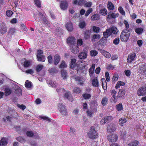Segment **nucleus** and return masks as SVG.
<instances>
[{
	"mask_svg": "<svg viewBox=\"0 0 146 146\" xmlns=\"http://www.w3.org/2000/svg\"><path fill=\"white\" fill-rule=\"evenodd\" d=\"M58 108L60 113L62 115H66L68 114L66 106L62 103H58Z\"/></svg>",
	"mask_w": 146,
	"mask_h": 146,
	"instance_id": "f257e3e1",
	"label": "nucleus"
},
{
	"mask_svg": "<svg viewBox=\"0 0 146 146\" xmlns=\"http://www.w3.org/2000/svg\"><path fill=\"white\" fill-rule=\"evenodd\" d=\"M89 137L91 139L96 138L98 136V133L93 127H91L88 134Z\"/></svg>",
	"mask_w": 146,
	"mask_h": 146,
	"instance_id": "f03ea898",
	"label": "nucleus"
},
{
	"mask_svg": "<svg viewBox=\"0 0 146 146\" xmlns=\"http://www.w3.org/2000/svg\"><path fill=\"white\" fill-rule=\"evenodd\" d=\"M138 96H143L146 94V87L143 86L139 88L137 91Z\"/></svg>",
	"mask_w": 146,
	"mask_h": 146,
	"instance_id": "7ed1b4c3",
	"label": "nucleus"
},
{
	"mask_svg": "<svg viewBox=\"0 0 146 146\" xmlns=\"http://www.w3.org/2000/svg\"><path fill=\"white\" fill-rule=\"evenodd\" d=\"M117 135L115 134H110L108 135V139L109 141L110 142H115L118 139Z\"/></svg>",
	"mask_w": 146,
	"mask_h": 146,
	"instance_id": "20e7f679",
	"label": "nucleus"
},
{
	"mask_svg": "<svg viewBox=\"0 0 146 146\" xmlns=\"http://www.w3.org/2000/svg\"><path fill=\"white\" fill-rule=\"evenodd\" d=\"M103 35L104 37L102 38L100 41L101 42L104 43L105 41L106 40L107 38L109 36L111 35V33L110 32L108 29H107L106 30V31L103 33Z\"/></svg>",
	"mask_w": 146,
	"mask_h": 146,
	"instance_id": "39448f33",
	"label": "nucleus"
},
{
	"mask_svg": "<svg viewBox=\"0 0 146 146\" xmlns=\"http://www.w3.org/2000/svg\"><path fill=\"white\" fill-rule=\"evenodd\" d=\"M71 51L73 53L76 54L79 52V47L78 44H73L70 46Z\"/></svg>",
	"mask_w": 146,
	"mask_h": 146,
	"instance_id": "423d86ee",
	"label": "nucleus"
},
{
	"mask_svg": "<svg viewBox=\"0 0 146 146\" xmlns=\"http://www.w3.org/2000/svg\"><path fill=\"white\" fill-rule=\"evenodd\" d=\"M116 125L113 123H110L107 127V131L110 132H112L116 130Z\"/></svg>",
	"mask_w": 146,
	"mask_h": 146,
	"instance_id": "0eeeda50",
	"label": "nucleus"
},
{
	"mask_svg": "<svg viewBox=\"0 0 146 146\" xmlns=\"http://www.w3.org/2000/svg\"><path fill=\"white\" fill-rule=\"evenodd\" d=\"M129 36V33L126 34L121 33L120 37L121 40L122 41L127 42L128 40Z\"/></svg>",
	"mask_w": 146,
	"mask_h": 146,
	"instance_id": "6e6552de",
	"label": "nucleus"
},
{
	"mask_svg": "<svg viewBox=\"0 0 146 146\" xmlns=\"http://www.w3.org/2000/svg\"><path fill=\"white\" fill-rule=\"evenodd\" d=\"M39 17L40 18V21H42L44 23L48 25V22L46 18L43 16V14L40 12H39L38 14Z\"/></svg>",
	"mask_w": 146,
	"mask_h": 146,
	"instance_id": "1a4fd4ad",
	"label": "nucleus"
},
{
	"mask_svg": "<svg viewBox=\"0 0 146 146\" xmlns=\"http://www.w3.org/2000/svg\"><path fill=\"white\" fill-rule=\"evenodd\" d=\"M64 98L68 99L70 101H72L73 100L71 94L68 91L65 92L64 94Z\"/></svg>",
	"mask_w": 146,
	"mask_h": 146,
	"instance_id": "9d476101",
	"label": "nucleus"
},
{
	"mask_svg": "<svg viewBox=\"0 0 146 146\" xmlns=\"http://www.w3.org/2000/svg\"><path fill=\"white\" fill-rule=\"evenodd\" d=\"M110 33H111V35L112 34L117 35L119 32L117 28L115 27H112L108 29Z\"/></svg>",
	"mask_w": 146,
	"mask_h": 146,
	"instance_id": "9b49d317",
	"label": "nucleus"
},
{
	"mask_svg": "<svg viewBox=\"0 0 146 146\" xmlns=\"http://www.w3.org/2000/svg\"><path fill=\"white\" fill-rule=\"evenodd\" d=\"M125 94V92L123 89H120L118 93V95L117 96V99L123 98Z\"/></svg>",
	"mask_w": 146,
	"mask_h": 146,
	"instance_id": "f8f14e48",
	"label": "nucleus"
},
{
	"mask_svg": "<svg viewBox=\"0 0 146 146\" xmlns=\"http://www.w3.org/2000/svg\"><path fill=\"white\" fill-rule=\"evenodd\" d=\"M87 52L85 51L84 52L80 53L78 57L80 59H83L86 58L87 56Z\"/></svg>",
	"mask_w": 146,
	"mask_h": 146,
	"instance_id": "ddd939ff",
	"label": "nucleus"
},
{
	"mask_svg": "<svg viewBox=\"0 0 146 146\" xmlns=\"http://www.w3.org/2000/svg\"><path fill=\"white\" fill-rule=\"evenodd\" d=\"M135 56L136 54L135 53L129 55L127 59L128 62L129 63L131 62L134 60Z\"/></svg>",
	"mask_w": 146,
	"mask_h": 146,
	"instance_id": "4468645a",
	"label": "nucleus"
},
{
	"mask_svg": "<svg viewBox=\"0 0 146 146\" xmlns=\"http://www.w3.org/2000/svg\"><path fill=\"white\" fill-rule=\"evenodd\" d=\"M60 59V56L58 54L55 55L54 57V65H57L59 62Z\"/></svg>",
	"mask_w": 146,
	"mask_h": 146,
	"instance_id": "2eb2a0df",
	"label": "nucleus"
},
{
	"mask_svg": "<svg viewBox=\"0 0 146 146\" xmlns=\"http://www.w3.org/2000/svg\"><path fill=\"white\" fill-rule=\"evenodd\" d=\"M66 27L69 31H72L73 30V25L71 22H68L66 25Z\"/></svg>",
	"mask_w": 146,
	"mask_h": 146,
	"instance_id": "dca6fc26",
	"label": "nucleus"
},
{
	"mask_svg": "<svg viewBox=\"0 0 146 146\" xmlns=\"http://www.w3.org/2000/svg\"><path fill=\"white\" fill-rule=\"evenodd\" d=\"M76 60L75 59H72L71 60L70 67L73 69H75L77 65L76 63Z\"/></svg>",
	"mask_w": 146,
	"mask_h": 146,
	"instance_id": "f3484780",
	"label": "nucleus"
},
{
	"mask_svg": "<svg viewBox=\"0 0 146 146\" xmlns=\"http://www.w3.org/2000/svg\"><path fill=\"white\" fill-rule=\"evenodd\" d=\"M100 38V36L99 34H94L92 36L91 40L92 42H95L99 39Z\"/></svg>",
	"mask_w": 146,
	"mask_h": 146,
	"instance_id": "a211bd4d",
	"label": "nucleus"
},
{
	"mask_svg": "<svg viewBox=\"0 0 146 146\" xmlns=\"http://www.w3.org/2000/svg\"><path fill=\"white\" fill-rule=\"evenodd\" d=\"M75 38L74 37H69L67 40V43L70 44H74Z\"/></svg>",
	"mask_w": 146,
	"mask_h": 146,
	"instance_id": "6ab92c4d",
	"label": "nucleus"
},
{
	"mask_svg": "<svg viewBox=\"0 0 146 146\" xmlns=\"http://www.w3.org/2000/svg\"><path fill=\"white\" fill-rule=\"evenodd\" d=\"M67 3L66 2H62L60 5V7L63 10H65L67 9Z\"/></svg>",
	"mask_w": 146,
	"mask_h": 146,
	"instance_id": "aec40b11",
	"label": "nucleus"
},
{
	"mask_svg": "<svg viewBox=\"0 0 146 146\" xmlns=\"http://www.w3.org/2000/svg\"><path fill=\"white\" fill-rule=\"evenodd\" d=\"M38 61L44 62L45 60V58L44 55L39 56L36 55Z\"/></svg>",
	"mask_w": 146,
	"mask_h": 146,
	"instance_id": "412c9836",
	"label": "nucleus"
},
{
	"mask_svg": "<svg viewBox=\"0 0 146 146\" xmlns=\"http://www.w3.org/2000/svg\"><path fill=\"white\" fill-rule=\"evenodd\" d=\"M111 94L114 98L113 102L115 103L117 101V99L115 96V95L117 93V92L115 90H113L111 92Z\"/></svg>",
	"mask_w": 146,
	"mask_h": 146,
	"instance_id": "4be33fe9",
	"label": "nucleus"
},
{
	"mask_svg": "<svg viewBox=\"0 0 146 146\" xmlns=\"http://www.w3.org/2000/svg\"><path fill=\"white\" fill-rule=\"evenodd\" d=\"M7 139L5 138H2L0 141V145L5 146L7 145Z\"/></svg>",
	"mask_w": 146,
	"mask_h": 146,
	"instance_id": "5701e85b",
	"label": "nucleus"
},
{
	"mask_svg": "<svg viewBox=\"0 0 146 146\" xmlns=\"http://www.w3.org/2000/svg\"><path fill=\"white\" fill-rule=\"evenodd\" d=\"M127 121L126 119L123 117L119 119V123L120 125L123 126V123H125Z\"/></svg>",
	"mask_w": 146,
	"mask_h": 146,
	"instance_id": "b1692460",
	"label": "nucleus"
},
{
	"mask_svg": "<svg viewBox=\"0 0 146 146\" xmlns=\"http://www.w3.org/2000/svg\"><path fill=\"white\" fill-rule=\"evenodd\" d=\"M61 74L64 79H65L67 77V72L66 70H62L61 71Z\"/></svg>",
	"mask_w": 146,
	"mask_h": 146,
	"instance_id": "393cba45",
	"label": "nucleus"
},
{
	"mask_svg": "<svg viewBox=\"0 0 146 146\" xmlns=\"http://www.w3.org/2000/svg\"><path fill=\"white\" fill-rule=\"evenodd\" d=\"M108 8L109 10H113L114 9V6L111 2H108Z\"/></svg>",
	"mask_w": 146,
	"mask_h": 146,
	"instance_id": "a878e982",
	"label": "nucleus"
},
{
	"mask_svg": "<svg viewBox=\"0 0 146 146\" xmlns=\"http://www.w3.org/2000/svg\"><path fill=\"white\" fill-rule=\"evenodd\" d=\"M15 87L16 89L15 91V93L19 95H21L22 90L20 88L17 86Z\"/></svg>",
	"mask_w": 146,
	"mask_h": 146,
	"instance_id": "bb28decb",
	"label": "nucleus"
},
{
	"mask_svg": "<svg viewBox=\"0 0 146 146\" xmlns=\"http://www.w3.org/2000/svg\"><path fill=\"white\" fill-rule=\"evenodd\" d=\"M49 72L51 74H53L58 72L57 70L55 68H50L49 69Z\"/></svg>",
	"mask_w": 146,
	"mask_h": 146,
	"instance_id": "cd10ccee",
	"label": "nucleus"
},
{
	"mask_svg": "<svg viewBox=\"0 0 146 146\" xmlns=\"http://www.w3.org/2000/svg\"><path fill=\"white\" fill-rule=\"evenodd\" d=\"M56 90L57 92L60 95H62L63 94H64L66 92V90L62 88L58 89Z\"/></svg>",
	"mask_w": 146,
	"mask_h": 146,
	"instance_id": "c85d7f7f",
	"label": "nucleus"
},
{
	"mask_svg": "<svg viewBox=\"0 0 146 146\" xmlns=\"http://www.w3.org/2000/svg\"><path fill=\"white\" fill-rule=\"evenodd\" d=\"M100 18V15L98 14H96L93 15L91 17L92 20L93 21L97 20Z\"/></svg>",
	"mask_w": 146,
	"mask_h": 146,
	"instance_id": "c756f323",
	"label": "nucleus"
},
{
	"mask_svg": "<svg viewBox=\"0 0 146 146\" xmlns=\"http://www.w3.org/2000/svg\"><path fill=\"white\" fill-rule=\"evenodd\" d=\"M139 143V142L136 140L133 141L128 144L129 146H137Z\"/></svg>",
	"mask_w": 146,
	"mask_h": 146,
	"instance_id": "7c9ffc66",
	"label": "nucleus"
},
{
	"mask_svg": "<svg viewBox=\"0 0 146 146\" xmlns=\"http://www.w3.org/2000/svg\"><path fill=\"white\" fill-rule=\"evenodd\" d=\"M92 83L93 86L95 87H98L99 85L98 82L96 79H94L92 80Z\"/></svg>",
	"mask_w": 146,
	"mask_h": 146,
	"instance_id": "2f4dec72",
	"label": "nucleus"
},
{
	"mask_svg": "<svg viewBox=\"0 0 146 146\" xmlns=\"http://www.w3.org/2000/svg\"><path fill=\"white\" fill-rule=\"evenodd\" d=\"M108 101V99L107 97H105L103 98L102 100L101 103L103 106L106 105Z\"/></svg>",
	"mask_w": 146,
	"mask_h": 146,
	"instance_id": "473e14b6",
	"label": "nucleus"
},
{
	"mask_svg": "<svg viewBox=\"0 0 146 146\" xmlns=\"http://www.w3.org/2000/svg\"><path fill=\"white\" fill-rule=\"evenodd\" d=\"M23 61H24L23 65L25 67H27L29 66L30 63L29 61L26 60V59H23Z\"/></svg>",
	"mask_w": 146,
	"mask_h": 146,
	"instance_id": "72a5a7b5",
	"label": "nucleus"
},
{
	"mask_svg": "<svg viewBox=\"0 0 146 146\" xmlns=\"http://www.w3.org/2000/svg\"><path fill=\"white\" fill-rule=\"evenodd\" d=\"M7 31V29L5 25H2L0 30V32L1 33L4 34Z\"/></svg>",
	"mask_w": 146,
	"mask_h": 146,
	"instance_id": "f704fd0d",
	"label": "nucleus"
},
{
	"mask_svg": "<svg viewBox=\"0 0 146 146\" xmlns=\"http://www.w3.org/2000/svg\"><path fill=\"white\" fill-rule=\"evenodd\" d=\"M67 67V65L65 62L63 60L62 61L61 64L59 66V67L61 68H66Z\"/></svg>",
	"mask_w": 146,
	"mask_h": 146,
	"instance_id": "c9c22d12",
	"label": "nucleus"
},
{
	"mask_svg": "<svg viewBox=\"0 0 146 146\" xmlns=\"http://www.w3.org/2000/svg\"><path fill=\"white\" fill-rule=\"evenodd\" d=\"M116 107L117 110L118 111L122 110L123 109V107L121 103L117 105Z\"/></svg>",
	"mask_w": 146,
	"mask_h": 146,
	"instance_id": "e433bc0d",
	"label": "nucleus"
},
{
	"mask_svg": "<svg viewBox=\"0 0 146 146\" xmlns=\"http://www.w3.org/2000/svg\"><path fill=\"white\" fill-rule=\"evenodd\" d=\"M125 84L124 83L122 82L121 81H118L117 83L115 88L117 89L119 88V87L121 86H123Z\"/></svg>",
	"mask_w": 146,
	"mask_h": 146,
	"instance_id": "4c0bfd02",
	"label": "nucleus"
},
{
	"mask_svg": "<svg viewBox=\"0 0 146 146\" xmlns=\"http://www.w3.org/2000/svg\"><path fill=\"white\" fill-rule=\"evenodd\" d=\"M5 94L7 96L10 94L11 92V90L9 88H6L5 89Z\"/></svg>",
	"mask_w": 146,
	"mask_h": 146,
	"instance_id": "58836bf2",
	"label": "nucleus"
},
{
	"mask_svg": "<svg viewBox=\"0 0 146 146\" xmlns=\"http://www.w3.org/2000/svg\"><path fill=\"white\" fill-rule=\"evenodd\" d=\"M92 4V3L91 2H86L85 1V2L84 3V5L85 7H90L91 6Z\"/></svg>",
	"mask_w": 146,
	"mask_h": 146,
	"instance_id": "ea45409f",
	"label": "nucleus"
},
{
	"mask_svg": "<svg viewBox=\"0 0 146 146\" xmlns=\"http://www.w3.org/2000/svg\"><path fill=\"white\" fill-rule=\"evenodd\" d=\"M82 96L85 99H89L91 97V95L89 94L85 93L82 95Z\"/></svg>",
	"mask_w": 146,
	"mask_h": 146,
	"instance_id": "a19ab883",
	"label": "nucleus"
},
{
	"mask_svg": "<svg viewBox=\"0 0 146 146\" xmlns=\"http://www.w3.org/2000/svg\"><path fill=\"white\" fill-rule=\"evenodd\" d=\"M98 52L96 50H91L90 52V55L92 56H95L97 55Z\"/></svg>",
	"mask_w": 146,
	"mask_h": 146,
	"instance_id": "79ce46f5",
	"label": "nucleus"
},
{
	"mask_svg": "<svg viewBox=\"0 0 146 146\" xmlns=\"http://www.w3.org/2000/svg\"><path fill=\"white\" fill-rule=\"evenodd\" d=\"M143 29L142 28H137L135 30V32L137 34H141L143 31Z\"/></svg>",
	"mask_w": 146,
	"mask_h": 146,
	"instance_id": "37998d69",
	"label": "nucleus"
},
{
	"mask_svg": "<svg viewBox=\"0 0 146 146\" xmlns=\"http://www.w3.org/2000/svg\"><path fill=\"white\" fill-rule=\"evenodd\" d=\"M48 84L52 87L55 88L56 87L57 84L56 83L52 81H50L48 83Z\"/></svg>",
	"mask_w": 146,
	"mask_h": 146,
	"instance_id": "c03bdc74",
	"label": "nucleus"
},
{
	"mask_svg": "<svg viewBox=\"0 0 146 146\" xmlns=\"http://www.w3.org/2000/svg\"><path fill=\"white\" fill-rule=\"evenodd\" d=\"M17 140L20 142L24 143L25 142V139L21 137H19L17 138Z\"/></svg>",
	"mask_w": 146,
	"mask_h": 146,
	"instance_id": "a18cd8bd",
	"label": "nucleus"
},
{
	"mask_svg": "<svg viewBox=\"0 0 146 146\" xmlns=\"http://www.w3.org/2000/svg\"><path fill=\"white\" fill-rule=\"evenodd\" d=\"M43 67V65L40 64L38 65L36 67V71L38 72L40 71L42 69Z\"/></svg>",
	"mask_w": 146,
	"mask_h": 146,
	"instance_id": "49530a36",
	"label": "nucleus"
},
{
	"mask_svg": "<svg viewBox=\"0 0 146 146\" xmlns=\"http://www.w3.org/2000/svg\"><path fill=\"white\" fill-rule=\"evenodd\" d=\"M119 12L123 15H125V13L121 7H119L118 9Z\"/></svg>",
	"mask_w": 146,
	"mask_h": 146,
	"instance_id": "de8ad7c7",
	"label": "nucleus"
},
{
	"mask_svg": "<svg viewBox=\"0 0 146 146\" xmlns=\"http://www.w3.org/2000/svg\"><path fill=\"white\" fill-rule=\"evenodd\" d=\"M25 86L27 88H31L32 86V83L30 82H26L25 83Z\"/></svg>",
	"mask_w": 146,
	"mask_h": 146,
	"instance_id": "09e8293b",
	"label": "nucleus"
},
{
	"mask_svg": "<svg viewBox=\"0 0 146 146\" xmlns=\"http://www.w3.org/2000/svg\"><path fill=\"white\" fill-rule=\"evenodd\" d=\"M89 71L90 76L91 77V78H93L94 77L93 74L94 72V70L92 69V68L90 69Z\"/></svg>",
	"mask_w": 146,
	"mask_h": 146,
	"instance_id": "8fccbe9b",
	"label": "nucleus"
},
{
	"mask_svg": "<svg viewBox=\"0 0 146 146\" xmlns=\"http://www.w3.org/2000/svg\"><path fill=\"white\" fill-rule=\"evenodd\" d=\"M84 36L85 38L86 39H88L90 38V32L89 31H87L85 32L84 35Z\"/></svg>",
	"mask_w": 146,
	"mask_h": 146,
	"instance_id": "3c124183",
	"label": "nucleus"
},
{
	"mask_svg": "<svg viewBox=\"0 0 146 146\" xmlns=\"http://www.w3.org/2000/svg\"><path fill=\"white\" fill-rule=\"evenodd\" d=\"M93 11V10L92 8H89L88 9L87 11H86L85 14V16L86 17H87L89 14H90L92 13Z\"/></svg>",
	"mask_w": 146,
	"mask_h": 146,
	"instance_id": "603ef678",
	"label": "nucleus"
},
{
	"mask_svg": "<svg viewBox=\"0 0 146 146\" xmlns=\"http://www.w3.org/2000/svg\"><path fill=\"white\" fill-rule=\"evenodd\" d=\"M104 118H105L107 123L111 121L113 119L112 117L110 116H108Z\"/></svg>",
	"mask_w": 146,
	"mask_h": 146,
	"instance_id": "864d4df0",
	"label": "nucleus"
},
{
	"mask_svg": "<svg viewBox=\"0 0 146 146\" xmlns=\"http://www.w3.org/2000/svg\"><path fill=\"white\" fill-rule=\"evenodd\" d=\"M103 54L104 56L108 58H109L111 56L110 54L107 52H104L103 53Z\"/></svg>",
	"mask_w": 146,
	"mask_h": 146,
	"instance_id": "5fc2aeb1",
	"label": "nucleus"
},
{
	"mask_svg": "<svg viewBox=\"0 0 146 146\" xmlns=\"http://www.w3.org/2000/svg\"><path fill=\"white\" fill-rule=\"evenodd\" d=\"M100 13H101L102 15H106L107 13V10L105 9H103L101 10L100 11Z\"/></svg>",
	"mask_w": 146,
	"mask_h": 146,
	"instance_id": "6e6d98bb",
	"label": "nucleus"
},
{
	"mask_svg": "<svg viewBox=\"0 0 146 146\" xmlns=\"http://www.w3.org/2000/svg\"><path fill=\"white\" fill-rule=\"evenodd\" d=\"M119 38H115L113 41V43L116 44L117 45L119 44Z\"/></svg>",
	"mask_w": 146,
	"mask_h": 146,
	"instance_id": "4d7b16f0",
	"label": "nucleus"
},
{
	"mask_svg": "<svg viewBox=\"0 0 146 146\" xmlns=\"http://www.w3.org/2000/svg\"><path fill=\"white\" fill-rule=\"evenodd\" d=\"M94 32L98 33L99 32L100 28L98 27L94 26L93 27Z\"/></svg>",
	"mask_w": 146,
	"mask_h": 146,
	"instance_id": "13d9d810",
	"label": "nucleus"
},
{
	"mask_svg": "<svg viewBox=\"0 0 146 146\" xmlns=\"http://www.w3.org/2000/svg\"><path fill=\"white\" fill-rule=\"evenodd\" d=\"M34 2L36 5L39 7L41 6V3L39 0H34Z\"/></svg>",
	"mask_w": 146,
	"mask_h": 146,
	"instance_id": "bf43d9fd",
	"label": "nucleus"
},
{
	"mask_svg": "<svg viewBox=\"0 0 146 146\" xmlns=\"http://www.w3.org/2000/svg\"><path fill=\"white\" fill-rule=\"evenodd\" d=\"M17 106L18 108L23 110H24L26 108V107L23 104L20 105L18 104L17 105Z\"/></svg>",
	"mask_w": 146,
	"mask_h": 146,
	"instance_id": "052dcab7",
	"label": "nucleus"
},
{
	"mask_svg": "<svg viewBox=\"0 0 146 146\" xmlns=\"http://www.w3.org/2000/svg\"><path fill=\"white\" fill-rule=\"evenodd\" d=\"M15 28H11L9 31V33L11 35L14 34L15 32Z\"/></svg>",
	"mask_w": 146,
	"mask_h": 146,
	"instance_id": "680f3d73",
	"label": "nucleus"
},
{
	"mask_svg": "<svg viewBox=\"0 0 146 146\" xmlns=\"http://www.w3.org/2000/svg\"><path fill=\"white\" fill-rule=\"evenodd\" d=\"M13 12L11 10H8L6 12V14L7 16L8 17H10L12 15Z\"/></svg>",
	"mask_w": 146,
	"mask_h": 146,
	"instance_id": "e2e57ef3",
	"label": "nucleus"
},
{
	"mask_svg": "<svg viewBox=\"0 0 146 146\" xmlns=\"http://www.w3.org/2000/svg\"><path fill=\"white\" fill-rule=\"evenodd\" d=\"M26 134L29 137H32L34 135L33 132L32 131H27Z\"/></svg>",
	"mask_w": 146,
	"mask_h": 146,
	"instance_id": "0e129e2a",
	"label": "nucleus"
},
{
	"mask_svg": "<svg viewBox=\"0 0 146 146\" xmlns=\"http://www.w3.org/2000/svg\"><path fill=\"white\" fill-rule=\"evenodd\" d=\"M118 75L116 74L114 75L112 79V82H113L117 81L118 79Z\"/></svg>",
	"mask_w": 146,
	"mask_h": 146,
	"instance_id": "69168bd1",
	"label": "nucleus"
},
{
	"mask_svg": "<svg viewBox=\"0 0 146 146\" xmlns=\"http://www.w3.org/2000/svg\"><path fill=\"white\" fill-rule=\"evenodd\" d=\"M73 91L74 92L80 93V89L78 87H75Z\"/></svg>",
	"mask_w": 146,
	"mask_h": 146,
	"instance_id": "338daca9",
	"label": "nucleus"
},
{
	"mask_svg": "<svg viewBox=\"0 0 146 146\" xmlns=\"http://www.w3.org/2000/svg\"><path fill=\"white\" fill-rule=\"evenodd\" d=\"M86 113L88 116L91 117L93 113L91 110H88L86 111Z\"/></svg>",
	"mask_w": 146,
	"mask_h": 146,
	"instance_id": "774afa93",
	"label": "nucleus"
}]
</instances>
